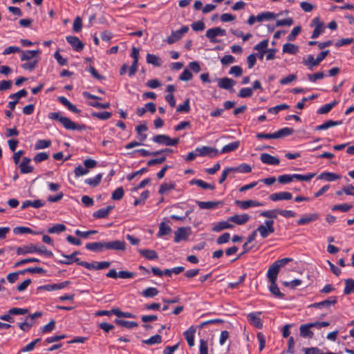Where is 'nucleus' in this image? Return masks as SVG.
Masks as SVG:
<instances>
[{
  "label": "nucleus",
  "instance_id": "1",
  "mask_svg": "<svg viewBox=\"0 0 354 354\" xmlns=\"http://www.w3.org/2000/svg\"><path fill=\"white\" fill-rule=\"evenodd\" d=\"M291 258H283L274 261L268 268L266 276L270 282L269 290L276 297L283 299L284 295L281 292L277 285V275L280 269L287 263L292 261Z\"/></svg>",
  "mask_w": 354,
  "mask_h": 354
},
{
  "label": "nucleus",
  "instance_id": "2",
  "mask_svg": "<svg viewBox=\"0 0 354 354\" xmlns=\"http://www.w3.org/2000/svg\"><path fill=\"white\" fill-rule=\"evenodd\" d=\"M329 50L321 52L316 59L312 55H309L306 58H304L302 63L308 67V69L313 70L315 66H318L322 60L328 55Z\"/></svg>",
  "mask_w": 354,
  "mask_h": 354
},
{
  "label": "nucleus",
  "instance_id": "3",
  "mask_svg": "<svg viewBox=\"0 0 354 354\" xmlns=\"http://www.w3.org/2000/svg\"><path fill=\"white\" fill-rule=\"evenodd\" d=\"M274 221L266 220L264 224L260 225L257 228V231L260 234L263 239L268 237L270 234L274 232Z\"/></svg>",
  "mask_w": 354,
  "mask_h": 354
},
{
  "label": "nucleus",
  "instance_id": "4",
  "mask_svg": "<svg viewBox=\"0 0 354 354\" xmlns=\"http://www.w3.org/2000/svg\"><path fill=\"white\" fill-rule=\"evenodd\" d=\"M152 140L154 142L166 146H175L179 142V138H171L169 136L165 134L155 136L153 137Z\"/></svg>",
  "mask_w": 354,
  "mask_h": 354
},
{
  "label": "nucleus",
  "instance_id": "5",
  "mask_svg": "<svg viewBox=\"0 0 354 354\" xmlns=\"http://www.w3.org/2000/svg\"><path fill=\"white\" fill-rule=\"evenodd\" d=\"M188 30L189 27L187 26H183L180 28V30L176 31H172L171 35L167 38V42L169 44H172L178 41L183 37V35L185 33L188 32Z\"/></svg>",
  "mask_w": 354,
  "mask_h": 354
},
{
  "label": "nucleus",
  "instance_id": "6",
  "mask_svg": "<svg viewBox=\"0 0 354 354\" xmlns=\"http://www.w3.org/2000/svg\"><path fill=\"white\" fill-rule=\"evenodd\" d=\"M226 35L225 30L220 28L216 27L213 28H209L206 31L205 36L210 40L211 42L215 43L218 41L215 39L218 36H225Z\"/></svg>",
  "mask_w": 354,
  "mask_h": 354
},
{
  "label": "nucleus",
  "instance_id": "7",
  "mask_svg": "<svg viewBox=\"0 0 354 354\" xmlns=\"http://www.w3.org/2000/svg\"><path fill=\"white\" fill-rule=\"evenodd\" d=\"M61 124L64 127L68 130H85L86 126L84 124H77L67 117H63Z\"/></svg>",
  "mask_w": 354,
  "mask_h": 354
},
{
  "label": "nucleus",
  "instance_id": "8",
  "mask_svg": "<svg viewBox=\"0 0 354 354\" xmlns=\"http://www.w3.org/2000/svg\"><path fill=\"white\" fill-rule=\"evenodd\" d=\"M235 204H236L241 209H247L250 207H261L263 206V204L261 202L254 200H247V201H235Z\"/></svg>",
  "mask_w": 354,
  "mask_h": 354
},
{
  "label": "nucleus",
  "instance_id": "9",
  "mask_svg": "<svg viewBox=\"0 0 354 354\" xmlns=\"http://www.w3.org/2000/svg\"><path fill=\"white\" fill-rule=\"evenodd\" d=\"M27 94L28 92L26 91V90L21 89L15 93L10 95L9 98L12 99L13 101H10L8 102V108H10L11 110H14L16 104L18 103L19 99L23 97H26Z\"/></svg>",
  "mask_w": 354,
  "mask_h": 354
},
{
  "label": "nucleus",
  "instance_id": "10",
  "mask_svg": "<svg viewBox=\"0 0 354 354\" xmlns=\"http://www.w3.org/2000/svg\"><path fill=\"white\" fill-rule=\"evenodd\" d=\"M196 151L198 153V155L200 156H208L209 157H216L218 153V151L216 149L207 146L197 147Z\"/></svg>",
  "mask_w": 354,
  "mask_h": 354
},
{
  "label": "nucleus",
  "instance_id": "11",
  "mask_svg": "<svg viewBox=\"0 0 354 354\" xmlns=\"http://www.w3.org/2000/svg\"><path fill=\"white\" fill-rule=\"evenodd\" d=\"M217 82L219 88L234 91L233 86L236 84L234 80L229 77L218 78Z\"/></svg>",
  "mask_w": 354,
  "mask_h": 354
},
{
  "label": "nucleus",
  "instance_id": "12",
  "mask_svg": "<svg viewBox=\"0 0 354 354\" xmlns=\"http://www.w3.org/2000/svg\"><path fill=\"white\" fill-rule=\"evenodd\" d=\"M105 250L124 251L126 250V243L124 241L120 240L105 242Z\"/></svg>",
  "mask_w": 354,
  "mask_h": 354
},
{
  "label": "nucleus",
  "instance_id": "13",
  "mask_svg": "<svg viewBox=\"0 0 354 354\" xmlns=\"http://www.w3.org/2000/svg\"><path fill=\"white\" fill-rule=\"evenodd\" d=\"M234 225L232 223L231 221H230L229 217L226 221L214 223L212 230L213 232H218L226 229H232Z\"/></svg>",
  "mask_w": 354,
  "mask_h": 354
},
{
  "label": "nucleus",
  "instance_id": "14",
  "mask_svg": "<svg viewBox=\"0 0 354 354\" xmlns=\"http://www.w3.org/2000/svg\"><path fill=\"white\" fill-rule=\"evenodd\" d=\"M260 160L263 163L269 165H277L280 162L278 158L267 153H261L260 156Z\"/></svg>",
  "mask_w": 354,
  "mask_h": 354
},
{
  "label": "nucleus",
  "instance_id": "15",
  "mask_svg": "<svg viewBox=\"0 0 354 354\" xmlns=\"http://www.w3.org/2000/svg\"><path fill=\"white\" fill-rule=\"evenodd\" d=\"M319 217L318 213H311L308 214L303 215L297 221V223L299 225H303L308 224L313 221L317 220Z\"/></svg>",
  "mask_w": 354,
  "mask_h": 354
},
{
  "label": "nucleus",
  "instance_id": "16",
  "mask_svg": "<svg viewBox=\"0 0 354 354\" xmlns=\"http://www.w3.org/2000/svg\"><path fill=\"white\" fill-rule=\"evenodd\" d=\"M292 198V195L288 192H281L271 194L269 196V198L272 201H279L283 200H290Z\"/></svg>",
  "mask_w": 354,
  "mask_h": 354
},
{
  "label": "nucleus",
  "instance_id": "17",
  "mask_svg": "<svg viewBox=\"0 0 354 354\" xmlns=\"http://www.w3.org/2000/svg\"><path fill=\"white\" fill-rule=\"evenodd\" d=\"M30 158L24 157L22 161L18 164L21 174H30L33 171V167L30 165Z\"/></svg>",
  "mask_w": 354,
  "mask_h": 354
},
{
  "label": "nucleus",
  "instance_id": "18",
  "mask_svg": "<svg viewBox=\"0 0 354 354\" xmlns=\"http://www.w3.org/2000/svg\"><path fill=\"white\" fill-rule=\"evenodd\" d=\"M268 46V39H264L254 46V49L259 52V53L256 55L257 57H258L259 59H263Z\"/></svg>",
  "mask_w": 354,
  "mask_h": 354
},
{
  "label": "nucleus",
  "instance_id": "19",
  "mask_svg": "<svg viewBox=\"0 0 354 354\" xmlns=\"http://www.w3.org/2000/svg\"><path fill=\"white\" fill-rule=\"evenodd\" d=\"M189 228L179 227L175 232L174 241L178 243L182 240H186L189 236Z\"/></svg>",
  "mask_w": 354,
  "mask_h": 354
},
{
  "label": "nucleus",
  "instance_id": "20",
  "mask_svg": "<svg viewBox=\"0 0 354 354\" xmlns=\"http://www.w3.org/2000/svg\"><path fill=\"white\" fill-rule=\"evenodd\" d=\"M69 283L70 282L68 281H65L59 283L44 285L40 286L39 288L46 291H53L66 288L69 284Z\"/></svg>",
  "mask_w": 354,
  "mask_h": 354
},
{
  "label": "nucleus",
  "instance_id": "21",
  "mask_svg": "<svg viewBox=\"0 0 354 354\" xmlns=\"http://www.w3.org/2000/svg\"><path fill=\"white\" fill-rule=\"evenodd\" d=\"M66 41L71 45L73 49L76 51H80L84 48L83 43L77 37L68 36L66 37Z\"/></svg>",
  "mask_w": 354,
  "mask_h": 354
},
{
  "label": "nucleus",
  "instance_id": "22",
  "mask_svg": "<svg viewBox=\"0 0 354 354\" xmlns=\"http://www.w3.org/2000/svg\"><path fill=\"white\" fill-rule=\"evenodd\" d=\"M250 219V216L247 214H235L230 217L232 223H234L237 225H243Z\"/></svg>",
  "mask_w": 354,
  "mask_h": 354
},
{
  "label": "nucleus",
  "instance_id": "23",
  "mask_svg": "<svg viewBox=\"0 0 354 354\" xmlns=\"http://www.w3.org/2000/svg\"><path fill=\"white\" fill-rule=\"evenodd\" d=\"M260 314L261 313H251L248 315V319L250 323L257 328H261L263 326V324L259 316Z\"/></svg>",
  "mask_w": 354,
  "mask_h": 354
},
{
  "label": "nucleus",
  "instance_id": "24",
  "mask_svg": "<svg viewBox=\"0 0 354 354\" xmlns=\"http://www.w3.org/2000/svg\"><path fill=\"white\" fill-rule=\"evenodd\" d=\"M196 333V328L194 326L189 327L186 331L184 332V336L190 347H193L195 344L194 337Z\"/></svg>",
  "mask_w": 354,
  "mask_h": 354
},
{
  "label": "nucleus",
  "instance_id": "25",
  "mask_svg": "<svg viewBox=\"0 0 354 354\" xmlns=\"http://www.w3.org/2000/svg\"><path fill=\"white\" fill-rule=\"evenodd\" d=\"M21 61H28L34 57H37L38 55L41 53L40 50H21Z\"/></svg>",
  "mask_w": 354,
  "mask_h": 354
},
{
  "label": "nucleus",
  "instance_id": "26",
  "mask_svg": "<svg viewBox=\"0 0 354 354\" xmlns=\"http://www.w3.org/2000/svg\"><path fill=\"white\" fill-rule=\"evenodd\" d=\"M35 253V245L30 243L17 248L18 255H24L27 254Z\"/></svg>",
  "mask_w": 354,
  "mask_h": 354
},
{
  "label": "nucleus",
  "instance_id": "27",
  "mask_svg": "<svg viewBox=\"0 0 354 354\" xmlns=\"http://www.w3.org/2000/svg\"><path fill=\"white\" fill-rule=\"evenodd\" d=\"M86 248L93 252H100L105 250V242H93L86 244Z\"/></svg>",
  "mask_w": 354,
  "mask_h": 354
},
{
  "label": "nucleus",
  "instance_id": "28",
  "mask_svg": "<svg viewBox=\"0 0 354 354\" xmlns=\"http://www.w3.org/2000/svg\"><path fill=\"white\" fill-rule=\"evenodd\" d=\"M44 202H43L41 200H35L33 201H30V200H26L25 201L23 202L21 206V209H24L28 207H32L34 208H39V207H41L44 205Z\"/></svg>",
  "mask_w": 354,
  "mask_h": 354
},
{
  "label": "nucleus",
  "instance_id": "29",
  "mask_svg": "<svg viewBox=\"0 0 354 354\" xmlns=\"http://www.w3.org/2000/svg\"><path fill=\"white\" fill-rule=\"evenodd\" d=\"M198 206L201 209H212L218 207V205L221 204L219 201H197Z\"/></svg>",
  "mask_w": 354,
  "mask_h": 354
},
{
  "label": "nucleus",
  "instance_id": "30",
  "mask_svg": "<svg viewBox=\"0 0 354 354\" xmlns=\"http://www.w3.org/2000/svg\"><path fill=\"white\" fill-rule=\"evenodd\" d=\"M319 179L325 180L326 181L332 182L340 179L341 176L332 172H322L318 176Z\"/></svg>",
  "mask_w": 354,
  "mask_h": 354
},
{
  "label": "nucleus",
  "instance_id": "31",
  "mask_svg": "<svg viewBox=\"0 0 354 354\" xmlns=\"http://www.w3.org/2000/svg\"><path fill=\"white\" fill-rule=\"evenodd\" d=\"M337 297H330L328 299L322 301L321 302L315 303L313 306L315 308H329L331 305L336 304Z\"/></svg>",
  "mask_w": 354,
  "mask_h": 354
},
{
  "label": "nucleus",
  "instance_id": "32",
  "mask_svg": "<svg viewBox=\"0 0 354 354\" xmlns=\"http://www.w3.org/2000/svg\"><path fill=\"white\" fill-rule=\"evenodd\" d=\"M113 208V206H107L105 208L100 209L93 213V217L96 218H106Z\"/></svg>",
  "mask_w": 354,
  "mask_h": 354
},
{
  "label": "nucleus",
  "instance_id": "33",
  "mask_svg": "<svg viewBox=\"0 0 354 354\" xmlns=\"http://www.w3.org/2000/svg\"><path fill=\"white\" fill-rule=\"evenodd\" d=\"M282 50L283 53L295 55L299 52V46L291 43H287L283 46Z\"/></svg>",
  "mask_w": 354,
  "mask_h": 354
},
{
  "label": "nucleus",
  "instance_id": "34",
  "mask_svg": "<svg viewBox=\"0 0 354 354\" xmlns=\"http://www.w3.org/2000/svg\"><path fill=\"white\" fill-rule=\"evenodd\" d=\"M240 145L239 141H234L232 142H230L225 146L223 147L221 149V153H230L234 151H236Z\"/></svg>",
  "mask_w": 354,
  "mask_h": 354
},
{
  "label": "nucleus",
  "instance_id": "35",
  "mask_svg": "<svg viewBox=\"0 0 354 354\" xmlns=\"http://www.w3.org/2000/svg\"><path fill=\"white\" fill-rule=\"evenodd\" d=\"M139 253L149 260L157 259L158 257L156 252L153 250L141 249L139 250Z\"/></svg>",
  "mask_w": 354,
  "mask_h": 354
},
{
  "label": "nucleus",
  "instance_id": "36",
  "mask_svg": "<svg viewBox=\"0 0 354 354\" xmlns=\"http://www.w3.org/2000/svg\"><path fill=\"white\" fill-rule=\"evenodd\" d=\"M310 326L308 324L301 325L299 327L300 335L303 337L312 338L313 333L310 330Z\"/></svg>",
  "mask_w": 354,
  "mask_h": 354
},
{
  "label": "nucleus",
  "instance_id": "37",
  "mask_svg": "<svg viewBox=\"0 0 354 354\" xmlns=\"http://www.w3.org/2000/svg\"><path fill=\"white\" fill-rule=\"evenodd\" d=\"M148 129L147 125L145 124L138 125L136 127V131L138 133V138L141 141L143 142L147 139V135L144 133Z\"/></svg>",
  "mask_w": 354,
  "mask_h": 354
},
{
  "label": "nucleus",
  "instance_id": "38",
  "mask_svg": "<svg viewBox=\"0 0 354 354\" xmlns=\"http://www.w3.org/2000/svg\"><path fill=\"white\" fill-rule=\"evenodd\" d=\"M176 184L174 183H165L160 185L158 192L160 194H168L170 191L174 189Z\"/></svg>",
  "mask_w": 354,
  "mask_h": 354
},
{
  "label": "nucleus",
  "instance_id": "39",
  "mask_svg": "<svg viewBox=\"0 0 354 354\" xmlns=\"http://www.w3.org/2000/svg\"><path fill=\"white\" fill-rule=\"evenodd\" d=\"M147 62L156 66H160L162 64L161 59L156 55L148 53L146 57Z\"/></svg>",
  "mask_w": 354,
  "mask_h": 354
},
{
  "label": "nucleus",
  "instance_id": "40",
  "mask_svg": "<svg viewBox=\"0 0 354 354\" xmlns=\"http://www.w3.org/2000/svg\"><path fill=\"white\" fill-rule=\"evenodd\" d=\"M294 132V129L292 128L284 127L279 129L278 131L274 132L275 139L281 138L285 136L291 135Z\"/></svg>",
  "mask_w": 354,
  "mask_h": 354
},
{
  "label": "nucleus",
  "instance_id": "41",
  "mask_svg": "<svg viewBox=\"0 0 354 354\" xmlns=\"http://www.w3.org/2000/svg\"><path fill=\"white\" fill-rule=\"evenodd\" d=\"M277 214H279V209L263 211V212H261L259 214V215L261 216L270 218V220H273L274 218H277Z\"/></svg>",
  "mask_w": 354,
  "mask_h": 354
},
{
  "label": "nucleus",
  "instance_id": "42",
  "mask_svg": "<svg viewBox=\"0 0 354 354\" xmlns=\"http://www.w3.org/2000/svg\"><path fill=\"white\" fill-rule=\"evenodd\" d=\"M13 232L15 234H40L41 232H35L32 229L28 227H17L13 229Z\"/></svg>",
  "mask_w": 354,
  "mask_h": 354
},
{
  "label": "nucleus",
  "instance_id": "43",
  "mask_svg": "<svg viewBox=\"0 0 354 354\" xmlns=\"http://www.w3.org/2000/svg\"><path fill=\"white\" fill-rule=\"evenodd\" d=\"M341 124V122L339 121H333V120H328L325 122L324 123L317 126L316 130L317 131H322V130H326L328 128L339 125Z\"/></svg>",
  "mask_w": 354,
  "mask_h": 354
},
{
  "label": "nucleus",
  "instance_id": "44",
  "mask_svg": "<svg viewBox=\"0 0 354 354\" xmlns=\"http://www.w3.org/2000/svg\"><path fill=\"white\" fill-rule=\"evenodd\" d=\"M115 323L120 326L127 328H136L138 326V323L136 322L127 321L124 319H115Z\"/></svg>",
  "mask_w": 354,
  "mask_h": 354
},
{
  "label": "nucleus",
  "instance_id": "45",
  "mask_svg": "<svg viewBox=\"0 0 354 354\" xmlns=\"http://www.w3.org/2000/svg\"><path fill=\"white\" fill-rule=\"evenodd\" d=\"M337 104V101L328 103L321 106L317 111L318 114H326Z\"/></svg>",
  "mask_w": 354,
  "mask_h": 354
},
{
  "label": "nucleus",
  "instance_id": "46",
  "mask_svg": "<svg viewBox=\"0 0 354 354\" xmlns=\"http://www.w3.org/2000/svg\"><path fill=\"white\" fill-rule=\"evenodd\" d=\"M66 229V226L62 223H57L48 229V232L50 234H59Z\"/></svg>",
  "mask_w": 354,
  "mask_h": 354
},
{
  "label": "nucleus",
  "instance_id": "47",
  "mask_svg": "<svg viewBox=\"0 0 354 354\" xmlns=\"http://www.w3.org/2000/svg\"><path fill=\"white\" fill-rule=\"evenodd\" d=\"M315 173H308L307 174H292L293 179H296L297 180H301V181H310L315 176Z\"/></svg>",
  "mask_w": 354,
  "mask_h": 354
},
{
  "label": "nucleus",
  "instance_id": "48",
  "mask_svg": "<svg viewBox=\"0 0 354 354\" xmlns=\"http://www.w3.org/2000/svg\"><path fill=\"white\" fill-rule=\"evenodd\" d=\"M102 178V175L101 174H99L93 178H86L85 180V183H86L92 187H96L101 182Z\"/></svg>",
  "mask_w": 354,
  "mask_h": 354
},
{
  "label": "nucleus",
  "instance_id": "49",
  "mask_svg": "<svg viewBox=\"0 0 354 354\" xmlns=\"http://www.w3.org/2000/svg\"><path fill=\"white\" fill-rule=\"evenodd\" d=\"M353 208V205L351 204H340V205H335L332 207L331 209L332 211H341L342 212H346L351 210Z\"/></svg>",
  "mask_w": 354,
  "mask_h": 354
},
{
  "label": "nucleus",
  "instance_id": "50",
  "mask_svg": "<svg viewBox=\"0 0 354 354\" xmlns=\"http://www.w3.org/2000/svg\"><path fill=\"white\" fill-rule=\"evenodd\" d=\"M171 232V228L170 226L166 225L164 223H161L159 226V230L157 234L158 236L167 235Z\"/></svg>",
  "mask_w": 354,
  "mask_h": 354
},
{
  "label": "nucleus",
  "instance_id": "51",
  "mask_svg": "<svg viewBox=\"0 0 354 354\" xmlns=\"http://www.w3.org/2000/svg\"><path fill=\"white\" fill-rule=\"evenodd\" d=\"M354 292V280L348 279L345 280V288L344 292L345 295H349Z\"/></svg>",
  "mask_w": 354,
  "mask_h": 354
},
{
  "label": "nucleus",
  "instance_id": "52",
  "mask_svg": "<svg viewBox=\"0 0 354 354\" xmlns=\"http://www.w3.org/2000/svg\"><path fill=\"white\" fill-rule=\"evenodd\" d=\"M51 145L50 140H39L35 145V149H43L49 147Z\"/></svg>",
  "mask_w": 354,
  "mask_h": 354
},
{
  "label": "nucleus",
  "instance_id": "53",
  "mask_svg": "<svg viewBox=\"0 0 354 354\" xmlns=\"http://www.w3.org/2000/svg\"><path fill=\"white\" fill-rule=\"evenodd\" d=\"M276 17V15L271 12H264L259 14L257 15V21H262L263 20H269L271 19H274Z\"/></svg>",
  "mask_w": 354,
  "mask_h": 354
},
{
  "label": "nucleus",
  "instance_id": "54",
  "mask_svg": "<svg viewBox=\"0 0 354 354\" xmlns=\"http://www.w3.org/2000/svg\"><path fill=\"white\" fill-rule=\"evenodd\" d=\"M162 342V337L159 335H155L147 339L142 340V343L148 345L160 344Z\"/></svg>",
  "mask_w": 354,
  "mask_h": 354
},
{
  "label": "nucleus",
  "instance_id": "55",
  "mask_svg": "<svg viewBox=\"0 0 354 354\" xmlns=\"http://www.w3.org/2000/svg\"><path fill=\"white\" fill-rule=\"evenodd\" d=\"M192 183L196 185L197 186H198L203 189H214V188H215V186L214 185L209 184L202 180H193L192 181Z\"/></svg>",
  "mask_w": 354,
  "mask_h": 354
},
{
  "label": "nucleus",
  "instance_id": "56",
  "mask_svg": "<svg viewBox=\"0 0 354 354\" xmlns=\"http://www.w3.org/2000/svg\"><path fill=\"white\" fill-rule=\"evenodd\" d=\"M91 115L94 118L102 120H106L109 119L111 117V113L108 111L103 112H93L91 113Z\"/></svg>",
  "mask_w": 354,
  "mask_h": 354
},
{
  "label": "nucleus",
  "instance_id": "57",
  "mask_svg": "<svg viewBox=\"0 0 354 354\" xmlns=\"http://www.w3.org/2000/svg\"><path fill=\"white\" fill-rule=\"evenodd\" d=\"M39 253L40 254H44L47 257H52L53 254L51 251L48 250L47 248L44 245L37 246L35 245V253Z\"/></svg>",
  "mask_w": 354,
  "mask_h": 354
},
{
  "label": "nucleus",
  "instance_id": "58",
  "mask_svg": "<svg viewBox=\"0 0 354 354\" xmlns=\"http://www.w3.org/2000/svg\"><path fill=\"white\" fill-rule=\"evenodd\" d=\"M158 294V290L157 288L153 287L147 288L144 290L142 292V295L145 297H153Z\"/></svg>",
  "mask_w": 354,
  "mask_h": 354
},
{
  "label": "nucleus",
  "instance_id": "59",
  "mask_svg": "<svg viewBox=\"0 0 354 354\" xmlns=\"http://www.w3.org/2000/svg\"><path fill=\"white\" fill-rule=\"evenodd\" d=\"M113 315H116L118 317H127V318H133L135 316L131 313L128 312H122L119 308H113L112 309Z\"/></svg>",
  "mask_w": 354,
  "mask_h": 354
},
{
  "label": "nucleus",
  "instance_id": "60",
  "mask_svg": "<svg viewBox=\"0 0 354 354\" xmlns=\"http://www.w3.org/2000/svg\"><path fill=\"white\" fill-rule=\"evenodd\" d=\"M88 172H89V170H88L87 168H86V167L84 165V167L82 165H79L77 167H75V169L74 170L75 176L77 178L82 176L86 175Z\"/></svg>",
  "mask_w": 354,
  "mask_h": 354
},
{
  "label": "nucleus",
  "instance_id": "61",
  "mask_svg": "<svg viewBox=\"0 0 354 354\" xmlns=\"http://www.w3.org/2000/svg\"><path fill=\"white\" fill-rule=\"evenodd\" d=\"M253 95V89L251 88H243L239 91L238 96L242 98L249 97Z\"/></svg>",
  "mask_w": 354,
  "mask_h": 354
},
{
  "label": "nucleus",
  "instance_id": "62",
  "mask_svg": "<svg viewBox=\"0 0 354 354\" xmlns=\"http://www.w3.org/2000/svg\"><path fill=\"white\" fill-rule=\"evenodd\" d=\"M192 78H193V75L191 73V71L187 68L185 69L183 71V73L180 74V75L179 76V79L180 80L185 81V82L189 81Z\"/></svg>",
  "mask_w": 354,
  "mask_h": 354
},
{
  "label": "nucleus",
  "instance_id": "63",
  "mask_svg": "<svg viewBox=\"0 0 354 354\" xmlns=\"http://www.w3.org/2000/svg\"><path fill=\"white\" fill-rule=\"evenodd\" d=\"M49 158V155L46 152H41L35 156L33 160L38 163L47 160Z\"/></svg>",
  "mask_w": 354,
  "mask_h": 354
},
{
  "label": "nucleus",
  "instance_id": "64",
  "mask_svg": "<svg viewBox=\"0 0 354 354\" xmlns=\"http://www.w3.org/2000/svg\"><path fill=\"white\" fill-rule=\"evenodd\" d=\"M124 196V189L122 187H118L113 193H112V199L113 200H120Z\"/></svg>",
  "mask_w": 354,
  "mask_h": 354
}]
</instances>
